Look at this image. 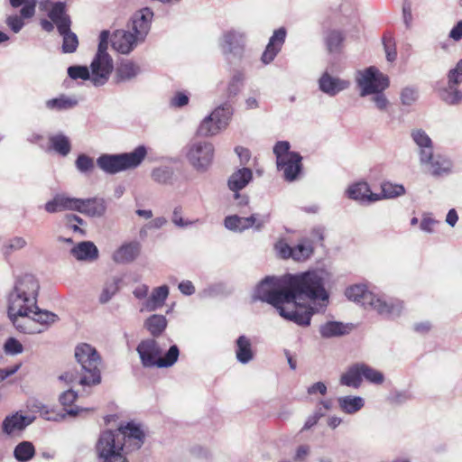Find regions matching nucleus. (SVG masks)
Returning a JSON list of instances; mask_svg holds the SVG:
<instances>
[{
    "mask_svg": "<svg viewBox=\"0 0 462 462\" xmlns=\"http://www.w3.org/2000/svg\"><path fill=\"white\" fill-rule=\"evenodd\" d=\"M328 273L324 269H312L283 275L288 289L291 321L307 327L315 313L324 311L329 303L326 289Z\"/></svg>",
    "mask_w": 462,
    "mask_h": 462,
    "instance_id": "f257e3e1",
    "label": "nucleus"
},
{
    "mask_svg": "<svg viewBox=\"0 0 462 462\" xmlns=\"http://www.w3.org/2000/svg\"><path fill=\"white\" fill-rule=\"evenodd\" d=\"M40 284L32 274L19 276L7 299V313L17 330L25 334L45 331L59 320L58 315L37 305Z\"/></svg>",
    "mask_w": 462,
    "mask_h": 462,
    "instance_id": "f03ea898",
    "label": "nucleus"
},
{
    "mask_svg": "<svg viewBox=\"0 0 462 462\" xmlns=\"http://www.w3.org/2000/svg\"><path fill=\"white\" fill-rule=\"evenodd\" d=\"M144 436L142 425L134 421L102 431L95 445L97 462H129V453L142 447Z\"/></svg>",
    "mask_w": 462,
    "mask_h": 462,
    "instance_id": "7ed1b4c3",
    "label": "nucleus"
},
{
    "mask_svg": "<svg viewBox=\"0 0 462 462\" xmlns=\"http://www.w3.org/2000/svg\"><path fill=\"white\" fill-rule=\"evenodd\" d=\"M75 357L81 366V372L69 370L59 378L68 384L93 386L101 382V357L97 349L87 343H80L75 347Z\"/></svg>",
    "mask_w": 462,
    "mask_h": 462,
    "instance_id": "20e7f679",
    "label": "nucleus"
},
{
    "mask_svg": "<svg viewBox=\"0 0 462 462\" xmlns=\"http://www.w3.org/2000/svg\"><path fill=\"white\" fill-rule=\"evenodd\" d=\"M253 299L265 301L273 305L279 314L285 319L291 321V311L288 289H286L283 276H267L254 288Z\"/></svg>",
    "mask_w": 462,
    "mask_h": 462,
    "instance_id": "39448f33",
    "label": "nucleus"
},
{
    "mask_svg": "<svg viewBox=\"0 0 462 462\" xmlns=\"http://www.w3.org/2000/svg\"><path fill=\"white\" fill-rule=\"evenodd\" d=\"M136 351L144 367L168 368L171 367L180 356L179 347L172 345L163 354V349L155 339L142 340L137 346Z\"/></svg>",
    "mask_w": 462,
    "mask_h": 462,
    "instance_id": "423d86ee",
    "label": "nucleus"
},
{
    "mask_svg": "<svg viewBox=\"0 0 462 462\" xmlns=\"http://www.w3.org/2000/svg\"><path fill=\"white\" fill-rule=\"evenodd\" d=\"M146 155L147 150L145 146L140 145L130 152L102 154L97 158V164L104 172L116 174L138 167Z\"/></svg>",
    "mask_w": 462,
    "mask_h": 462,
    "instance_id": "0eeeda50",
    "label": "nucleus"
},
{
    "mask_svg": "<svg viewBox=\"0 0 462 462\" xmlns=\"http://www.w3.org/2000/svg\"><path fill=\"white\" fill-rule=\"evenodd\" d=\"M109 39L108 31L100 32L97 51L90 64L91 82L95 86L106 84L114 69L113 59L107 52Z\"/></svg>",
    "mask_w": 462,
    "mask_h": 462,
    "instance_id": "6e6552de",
    "label": "nucleus"
},
{
    "mask_svg": "<svg viewBox=\"0 0 462 462\" xmlns=\"http://www.w3.org/2000/svg\"><path fill=\"white\" fill-rule=\"evenodd\" d=\"M291 145L287 141L277 142L273 147V153L276 156L278 171L287 181H293L298 179L302 170L301 156L290 151Z\"/></svg>",
    "mask_w": 462,
    "mask_h": 462,
    "instance_id": "1a4fd4ad",
    "label": "nucleus"
},
{
    "mask_svg": "<svg viewBox=\"0 0 462 462\" xmlns=\"http://www.w3.org/2000/svg\"><path fill=\"white\" fill-rule=\"evenodd\" d=\"M215 149L211 143L193 141L184 148V155L190 166L199 172L207 171L214 159Z\"/></svg>",
    "mask_w": 462,
    "mask_h": 462,
    "instance_id": "9d476101",
    "label": "nucleus"
},
{
    "mask_svg": "<svg viewBox=\"0 0 462 462\" xmlns=\"http://www.w3.org/2000/svg\"><path fill=\"white\" fill-rule=\"evenodd\" d=\"M356 82L361 97L370 96L378 91H384L390 86L388 76L377 68L371 66L356 73Z\"/></svg>",
    "mask_w": 462,
    "mask_h": 462,
    "instance_id": "9b49d317",
    "label": "nucleus"
},
{
    "mask_svg": "<svg viewBox=\"0 0 462 462\" xmlns=\"http://www.w3.org/2000/svg\"><path fill=\"white\" fill-rule=\"evenodd\" d=\"M245 43L246 33L240 29L225 31L217 40L218 48L226 59L241 60L245 54Z\"/></svg>",
    "mask_w": 462,
    "mask_h": 462,
    "instance_id": "f8f14e48",
    "label": "nucleus"
},
{
    "mask_svg": "<svg viewBox=\"0 0 462 462\" xmlns=\"http://www.w3.org/2000/svg\"><path fill=\"white\" fill-rule=\"evenodd\" d=\"M232 109L229 106L215 108L209 116L200 123L198 133L202 136H214L225 130L231 119Z\"/></svg>",
    "mask_w": 462,
    "mask_h": 462,
    "instance_id": "ddd939ff",
    "label": "nucleus"
},
{
    "mask_svg": "<svg viewBox=\"0 0 462 462\" xmlns=\"http://www.w3.org/2000/svg\"><path fill=\"white\" fill-rule=\"evenodd\" d=\"M368 297L370 299L368 308L376 311L379 315L394 319L400 317L403 312L404 303L399 299L386 298L375 293Z\"/></svg>",
    "mask_w": 462,
    "mask_h": 462,
    "instance_id": "4468645a",
    "label": "nucleus"
},
{
    "mask_svg": "<svg viewBox=\"0 0 462 462\" xmlns=\"http://www.w3.org/2000/svg\"><path fill=\"white\" fill-rule=\"evenodd\" d=\"M368 297L370 299L368 308L376 311L379 315L394 319L400 317L403 312L404 303L399 299L386 298L375 293Z\"/></svg>",
    "mask_w": 462,
    "mask_h": 462,
    "instance_id": "2eb2a0df",
    "label": "nucleus"
},
{
    "mask_svg": "<svg viewBox=\"0 0 462 462\" xmlns=\"http://www.w3.org/2000/svg\"><path fill=\"white\" fill-rule=\"evenodd\" d=\"M276 253L282 258H291L294 261L303 262L313 254V245L310 240L302 239L294 246H291L284 240L275 244Z\"/></svg>",
    "mask_w": 462,
    "mask_h": 462,
    "instance_id": "dca6fc26",
    "label": "nucleus"
},
{
    "mask_svg": "<svg viewBox=\"0 0 462 462\" xmlns=\"http://www.w3.org/2000/svg\"><path fill=\"white\" fill-rule=\"evenodd\" d=\"M419 162L423 171L433 177H442L453 172V162L448 156L442 153L432 152L425 161L420 160Z\"/></svg>",
    "mask_w": 462,
    "mask_h": 462,
    "instance_id": "f3484780",
    "label": "nucleus"
},
{
    "mask_svg": "<svg viewBox=\"0 0 462 462\" xmlns=\"http://www.w3.org/2000/svg\"><path fill=\"white\" fill-rule=\"evenodd\" d=\"M268 221V215L254 214L247 217L232 215L225 218L224 225L228 230L243 232L250 227H254L256 230H260Z\"/></svg>",
    "mask_w": 462,
    "mask_h": 462,
    "instance_id": "a211bd4d",
    "label": "nucleus"
},
{
    "mask_svg": "<svg viewBox=\"0 0 462 462\" xmlns=\"http://www.w3.org/2000/svg\"><path fill=\"white\" fill-rule=\"evenodd\" d=\"M40 9L47 12L49 18L55 23L59 32H64L70 27V19L66 14V5L62 2L41 0Z\"/></svg>",
    "mask_w": 462,
    "mask_h": 462,
    "instance_id": "6ab92c4d",
    "label": "nucleus"
},
{
    "mask_svg": "<svg viewBox=\"0 0 462 462\" xmlns=\"http://www.w3.org/2000/svg\"><path fill=\"white\" fill-rule=\"evenodd\" d=\"M253 180V171L249 168H241L235 171L228 178L227 185L237 200L238 205H246L248 203L247 196L240 195L239 190L245 189Z\"/></svg>",
    "mask_w": 462,
    "mask_h": 462,
    "instance_id": "aec40b11",
    "label": "nucleus"
},
{
    "mask_svg": "<svg viewBox=\"0 0 462 462\" xmlns=\"http://www.w3.org/2000/svg\"><path fill=\"white\" fill-rule=\"evenodd\" d=\"M152 18L153 12L150 8H143L134 13L128 29L136 35L139 41L143 42L150 32Z\"/></svg>",
    "mask_w": 462,
    "mask_h": 462,
    "instance_id": "412c9836",
    "label": "nucleus"
},
{
    "mask_svg": "<svg viewBox=\"0 0 462 462\" xmlns=\"http://www.w3.org/2000/svg\"><path fill=\"white\" fill-rule=\"evenodd\" d=\"M113 48L122 54H128L139 44L143 43L130 30H117L111 37Z\"/></svg>",
    "mask_w": 462,
    "mask_h": 462,
    "instance_id": "4be33fe9",
    "label": "nucleus"
},
{
    "mask_svg": "<svg viewBox=\"0 0 462 462\" xmlns=\"http://www.w3.org/2000/svg\"><path fill=\"white\" fill-rule=\"evenodd\" d=\"M319 88L329 97H335L338 93L350 87V81L328 72H324L318 80Z\"/></svg>",
    "mask_w": 462,
    "mask_h": 462,
    "instance_id": "5701e85b",
    "label": "nucleus"
},
{
    "mask_svg": "<svg viewBox=\"0 0 462 462\" xmlns=\"http://www.w3.org/2000/svg\"><path fill=\"white\" fill-rule=\"evenodd\" d=\"M345 193L348 199L365 205L377 202L378 199L376 193L371 190L369 184L365 181L350 184Z\"/></svg>",
    "mask_w": 462,
    "mask_h": 462,
    "instance_id": "b1692460",
    "label": "nucleus"
},
{
    "mask_svg": "<svg viewBox=\"0 0 462 462\" xmlns=\"http://www.w3.org/2000/svg\"><path fill=\"white\" fill-rule=\"evenodd\" d=\"M33 416L23 415L16 411L6 416L2 422V431L6 435H14L22 432L27 426L34 420Z\"/></svg>",
    "mask_w": 462,
    "mask_h": 462,
    "instance_id": "393cba45",
    "label": "nucleus"
},
{
    "mask_svg": "<svg viewBox=\"0 0 462 462\" xmlns=\"http://www.w3.org/2000/svg\"><path fill=\"white\" fill-rule=\"evenodd\" d=\"M286 34L287 32L284 27H280L273 32L261 57V60L263 64H270L275 59L282 50Z\"/></svg>",
    "mask_w": 462,
    "mask_h": 462,
    "instance_id": "a878e982",
    "label": "nucleus"
},
{
    "mask_svg": "<svg viewBox=\"0 0 462 462\" xmlns=\"http://www.w3.org/2000/svg\"><path fill=\"white\" fill-rule=\"evenodd\" d=\"M80 199H81L72 198L65 194H59L56 195L53 199L45 204V210L49 213L64 210H74L79 212Z\"/></svg>",
    "mask_w": 462,
    "mask_h": 462,
    "instance_id": "bb28decb",
    "label": "nucleus"
},
{
    "mask_svg": "<svg viewBox=\"0 0 462 462\" xmlns=\"http://www.w3.org/2000/svg\"><path fill=\"white\" fill-rule=\"evenodd\" d=\"M170 291L167 285L153 288L149 297L142 303L141 311H155L161 309L169 296Z\"/></svg>",
    "mask_w": 462,
    "mask_h": 462,
    "instance_id": "cd10ccee",
    "label": "nucleus"
},
{
    "mask_svg": "<svg viewBox=\"0 0 462 462\" xmlns=\"http://www.w3.org/2000/svg\"><path fill=\"white\" fill-rule=\"evenodd\" d=\"M140 252L141 244L139 242L125 243L113 253L112 259L117 263H129L138 257Z\"/></svg>",
    "mask_w": 462,
    "mask_h": 462,
    "instance_id": "c85d7f7f",
    "label": "nucleus"
},
{
    "mask_svg": "<svg viewBox=\"0 0 462 462\" xmlns=\"http://www.w3.org/2000/svg\"><path fill=\"white\" fill-rule=\"evenodd\" d=\"M411 136L418 148V156L420 160H426L433 151V142L429 134L420 128L413 129Z\"/></svg>",
    "mask_w": 462,
    "mask_h": 462,
    "instance_id": "c756f323",
    "label": "nucleus"
},
{
    "mask_svg": "<svg viewBox=\"0 0 462 462\" xmlns=\"http://www.w3.org/2000/svg\"><path fill=\"white\" fill-rule=\"evenodd\" d=\"M235 354L236 360L243 365L250 363L254 358V351L251 339L242 335L236 340Z\"/></svg>",
    "mask_w": 462,
    "mask_h": 462,
    "instance_id": "7c9ffc66",
    "label": "nucleus"
},
{
    "mask_svg": "<svg viewBox=\"0 0 462 462\" xmlns=\"http://www.w3.org/2000/svg\"><path fill=\"white\" fill-rule=\"evenodd\" d=\"M72 256L78 261L92 262L98 257V249L94 243L83 241L71 248Z\"/></svg>",
    "mask_w": 462,
    "mask_h": 462,
    "instance_id": "2f4dec72",
    "label": "nucleus"
},
{
    "mask_svg": "<svg viewBox=\"0 0 462 462\" xmlns=\"http://www.w3.org/2000/svg\"><path fill=\"white\" fill-rule=\"evenodd\" d=\"M106 210V204L103 199H80L79 212L92 217H102Z\"/></svg>",
    "mask_w": 462,
    "mask_h": 462,
    "instance_id": "473e14b6",
    "label": "nucleus"
},
{
    "mask_svg": "<svg viewBox=\"0 0 462 462\" xmlns=\"http://www.w3.org/2000/svg\"><path fill=\"white\" fill-rule=\"evenodd\" d=\"M345 295L349 300L368 308L370 305L368 296H373L374 292L368 291L365 284H354L346 288Z\"/></svg>",
    "mask_w": 462,
    "mask_h": 462,
    "instance_id": "72a5a7b5",
    "label": "nucleus"
},
{
    "mask_svg": "<svg viewBox=\"0 0 462 462\" xmlns=\"http://www.w3.org/2000/svg\"><path fill=\"white\" fill-rule=\"evenodd\" d=\"M339 382L345 386L353 387L355 389L359 388L363 382L362 363L349 366L346 372L341 374Z\"/></svg>",
    "mask_w": 462,
    "mask_h": 462,
    "instance_id": "f704fd0d",
    "label": "nucleus"
},
{
    "mask_svg": "<svg viewBox=\"0 0 462 462\" xmlns=\"http://www.w3.org/2000/svg\"><path fill=\"white\" fill-rule=\"evenodd\" d=\"M341 411L346 414H355L365 406V399L361 396L346 395L337 398Z\"/></svg>",
    "mask_w": 462,
    "mask_h": 462,
    "instance_id": "c9c22d12",
    "label": "nucleus"
},
{
    "mask_svg": "<svg viewBox=\"0 0 462 462\" xmlns=\"http://www.w3.org/2000/svg\"><path fill=\"white\" fill-rule=\"evenodd\" d=\"M78 398V393L69 389L61 393L59 396V402L65 410L66 413L69 416H78L81 412L87 411V409L80 408L79 406H72L74 402Z\"/></svg>",
    "mask_w": 462,
    "mask_h": 462,
    "instance_id": "e433bc0d",
    "label": "nucleus"
},
{
    "mask_svg": "<svg viewBox=\"0 0 462 462\" xmlns=\"http://www.w3.org/2000/svg\"><path fill=\"white\" fill-rule=\"evenodd\" d=\"M168 320L164 315L152 314L143 322V327L152 337L161 336L166 329Z\"/></svg>",
    "mask_w": 462,
    "mask_h": 462,
    "instance_id": "4c0bfd02",
    "label": "nucleus"
},
{
    "mask_svg": "<svg viewBox=\"0 0 462 462\" xmlns=\"http://www.w3.org/2000/svg\"><path fill=\"white\" fill-rule=\"evenodd\" d=\"M439 97L448 105H457L462 101V90L459 85L447 81L446 86L439 89Z\"/></svg>",
    "mask_w": 462,
    "mask_h": 462,
    "instance_id": "58836bf2",
    "label": "nucleus"
},
{
    "mask_svg": "<svg viewBox=\"0 0 462 462\" xmlns=\"http://www.w3.org/2000/svg\"><path fill=\"white\" fill-rule=\"evenodd\" d=\"M122 280L119 277L113 276L108 278L101 289L98 300L102 304L109 302L112 298L119 291Z\"/></svg>",
    "mask_w": 462,
    "mask_h": 462,
    "instance_id": "ea45409f",
    "label": "nucleus"
},
{
    "mask_svg": "<svg viewBox=\"0 0 462 462\" xmlns=\"http://www.w3.org/2000/svg\"><path fill=\"white\" fill-rule=\"evenodd\" d=\"M405 192V188L402 184L385 181L381 185V193H376L377 201L395 199L404 195Z\"/></svg>",
    "mask_w": 462,
    "mask_h": 462,
    "instance_id": "a19ab883",
    "label": "nucleus"
},
{
    "mask_svg": "<svg viewBox=\"0 0 462 462\" xmlns=\"http://www.w3.org/2000/svg\"><path fill=\"white\" fill-rule=\"evenodd\" d=\"M319 333L326 338L340 337L347 333V327L342 322L328 321L319 327Z\"/></svg>",
    "mask_w": 462,
    "mask_h": 462,
    "instance_id": "79ce46f5",
    "label": "nucleus"
},
{
    "mask_svg": "<svg viewBox=\"0 0 462 462\" xmlns=\"http://www.w3.org/2000/svg\"><path fill=\"white\" fill-rule=\"evenodd\" d=\"M139 73V66L129 60L121 62L116 70V75L119 81L130 80Z\"/></svg>",
    "mask_w": 462,
    "mask_h": 462,
    "instance_id": "37998d69",
    "label": "nucleus"
},
{
    "mask_svg": "<svg viewBox=\"0 0 462 462\" xmlns=\"http://www.w3.org/2000/svg\"><path fill=\"white\" fill-rule=\"evenodd\" d=\"M76 105V99L65 95H60L58 97L49 99L45 102V106L48 109L55 111L70 109Z\"/></svg>",
    "mask_w": 462,
    "mask_h": 462,
    "instance_id": "c03bdc74",
    "label": "nucleus"
},
{
    "mask_svg": "<svg viewBox=\"0 0 462 462\" xmlns=\"http://www.w3.org/2000/svg\"><path fill=\"white\" fill-rule=\"evenodd\" d=\"M245 79V75L243 71H241V70L234 71V73L232 74V76L228 81L227 87H226L227 97H236L241 92V90L244 87Z\"/></svg>",
    "mask_w": 462,
    "mask_h": 462,
    "instance_id": "a18cd8bd",
    "label": "nucleus"
},
{
    "mask_svg": "<svg viewBox=\"0 0 462 462\" xmlns=\"http://www.w3.org/2000/svg\"><path fill=\"white\" fill-rule=\"evenodd\" d=\"M50 143L54 151L62 156H66L70 152V143L67 136L63 134H55L50 137Z\"/></svg>",
    "mask_w": 462,
    "mask_h": 462,
    "instance_id": "49530a36",
    "label": "nucleus"
},
{
    "mask_svg": "<svg viewBox=\"0 0 462 462\" xmlns=\"http://www.w3.org/2000/svg\"><path fill=\"white\" fill-rule=\"evenodd\" d=\"M10 5L14 8L22 6L20 13L24 18H32L35 14L37 0H10Z\"/></svg>",
    "mask_w": 462,
    "mask_h": 462,
    "instance_id": "de8ad7c7",
    "label": "nucleus"
},
{
    "mask_svg": "<svg viewBox=\"0 0 462 462\" xmlns=\"http://www.w3.org/2000/svg\"><path fill=\"white\" fill-rule=\"evenodd\" d=\"M14 455L18 461L26 462L33 457L34 447L31 442L23 441L15 447Z\"/></svg>",
    "mask_w": 462,
    "mask_h": 462,
    "instance_id": "09e8293b",
    "label": "nucleus"
},
{
    "mask_svg": "<svg viewBox=\"0 0 462 462\" xmlns=\"http://www.w3.org/2000/svg\"><path fill=\"white\" fill-rule=\"evenodd\" d=\"M420 94L417 88L405 87L400 92V101L403 106L410 107L419 100Z\"/></svg>",
    "mask_w": 462,
    "mask_h": 462,
    "instance_id": "8fccbe9b",
    "label": "nucleus"
},
{
    "mask_svg": "<svg viewBox=\"0 0 462 462\" xmlns=\"http://www.w3.org/2000/svg\"><path fill=\"white\" fill-rule=\"evenodd\" d=\"M362 375L367 382L373 384L381 385L384 382V375L382 372L362 363Z\"/></svg>",
    "mask_w": 462,
    "mask_h": 462,
    "instance_id": "3c124183",
    "label": "nucleus"
},
{
    "mask_svg": "<svg viewBox=\"0 0 462 462\" xmlns=\"http://www.w3.org/2000/svg\"><path fill=\"white\" fill-rule=\"evenodd\" d=\"M63 37L62 50L66 53L74 52L79 45L78 37L73 33L70 29H66L64 32H59Z\"/></svg>",
    "mask_w": 462,
    "mask_h": 462,
    "instance_id": "603ef678",
    "label": "nucleus"
},
{
    "mask_svg": "<svg viewBox=\"0 0 462 462\" xmlns=\"http://www.w3.org/2000/svg\"><path fill=\"white\" fill-rule=\"evenodd\" d=\"M26 408L31 412H39L42 417L50 420L48 407L40 400L36 398L29 399L26 402Z\"/></svg>",
    "mask_w": 462,
    "mask_h": 462,
    "instance_id": "864d4df0",
    "label": "nucleus"
},
{
    "mask_svg": "<svg viewBox=\"0 0 462 462\" xmlns=\"http://www.w3.org/2000/svg\"><path fill=\"white\" fill-rule=\"evenodd\" d=\"M4 351L9 356H17L23 352V344L14 337H8L4 344Z\"/></svg>",
    "mask_w": 462,
    "mask_h": 462,
    "instance_id": "5fc2aeb1",
    "label": "nucleus"
},
{
    "mask_svg": "<svg viewBox=\"0 0 462 462\" xmlns=\"http://www.w3.org/2000/svg\"><path fill=\"white\" fill-rule=\"evenodd\" d=\"M68 74L73 79H89L91 81V70L86 66H71L68 69Z\"/></svg>",
    "mask_w": 462,
    "mask_h": 462,
    "instance_id": "6e6d98bb",
    "label": "nucleus"
},
{
    "mask_svg": "<svg viewBox=\"0 0 462 462\" xmlns=\"http://www.w3.org/2000/svg\"><path fill=\"white\" fill-rule=\"evenodd\" d=\"M447 81L451 84H462V60H459L447 73Z\"/></svg>",
    "mask_w": 462,
    "mask_h": 462,
    "instance_id": "4d7b16f0",
    "label": "nucleus"
},
{
    "mask_svg": "<svg viewBox=\"0 0 462 462\" xmlns=\"http://www.w3.org/2000/svg\"><path fill=\"white\" fill-rule=\"evenodd\" d=\"M24 19L21 14H10L6 17L5 23L13 32L18 33L25 24Z\"/></svg>",
    "mask_w": 462,
    "mask_h": 462,
    "instance_id": "13d9d810",
    "label": "nucleus"
},
{
    "mask_svg": "<svg viewBox=\"0 0 462 462\" xmlns=\"http://www.w3.org/2000/svg\"><path fill=\"white\" fill-rule=\"evenodd\" d=\"M76 168L82 173H88L94 169V161L86 154H80L75 162Z\"/></svg>",
    "mask_w": 462,
    "mask_h": 462,
    "instance_id": "bf43d9fd",
    "label": "nucleus"
},
{
    "mask_svg": "<svg viewBox=\"0 0 462 462\" xmlns=\"http://www.w3.org/2000/svg\"><path fill=\"white\" fill-rule=\"evenodd\" d=\"M371 96L372 102L374 104L375 107L380 111H386L389 106V100L386 96L383 94V91H378Z\"/></svg>",
    "mask_w": 462,
    "mask_h": 462,
    "instance_id": "052dcab7",
    "label": "nucleus"
},
{
    "mask_svg": "<svg viewBox=\"0 0 462 462\" xmlns=\"http://www.w3.org/2000/svg\"><path fill=\"white\" fill-rule=\"evenodd\" d=\"M310 451L311 448L310 445L301 444L295 448L292 458L295 462H304L310 455Z\"/></svg>",
    "mask_w": 462,
    "mask_h": 462,
    "instance_id": "680f3d73",
    "label": "nucleus"
},
{
    "mask_svg": "<svg viewBox=\"0 0 462 462\" xmlns=\"http://www.w3.org/2000/svg\"><path fill=\"white\" fill-rule=\"evenodd\" d=\"M171 221L174 225L180 226V227H187L189 226H191L197 222H199V219H196V220H185L182 216H181V213H180V208H175L173 213H172V217H171Z\"/></svg>",
    "mask_w": 462,
    "mask_h": 462,
    "instance_id": "e2e57ef3",
    "label": "nucleus"
},
{
    "mask_svg": "<svg viewBox=\"0 0 462 462\" xmlns=\"http://www.w3.org/2000/svg\"><path fill=\"white\" fill-rule=\"evenodd\" d=\"M327 45L330 51L336 50L342 42V35L337 31L330 32L327 36Z\"/></svg>",
    "mask_w": 462,
    "mask_h": 462,
    "instance_id": "0e129e2a",
    "label": "nucleus"
},
{
    "mask_svg": "<svg viewBox=\"0 0 462 462\" xmlns=\"http://www.w3.org/2000/svg\"><path fill=\"white\" fill-rule=\"evenodd\" d=\"M436 224H437V221L434 218H432L430 216L423 215V217L420 220V228L421 231L430 234V233L434 232Z\"/></svg>",
    "mask_w": 462,
    "mask_h": 462,
    "instance_id": "69168bd1",
    "label": "nucleus"
},
{
    "mask_svg": "<svg viewBox=\"0 0 462 462\" xmlns=\"http://www.w3.org/2000/svg\"><path fill=\"white\" fill-rule=\"evenodd\" d=\"M152 178L160 183L167 182L171 178V172L167 168H157L152 171Z\"/></svg>",
    "mask_w": 462,
    "mask_h": 462,
    "instance_id": "338daca9",
    "label": "nucleus"
},
{
    "mask_svg": "<svg viewBox=\"0 0 462 462\" xmlns=\"http://www.w3.org/2000/svg\"><path fill=\"white\" fill-rule=\"evenodd\" d=\"M189 103V96L184 92H177L171 99V106L182 107Z\"/></svg>",
    "mask_w": 462,
    "mask_h": 462,
    "instance_id": "774afa93",
    "label": "nucleus"
}]
</instances>
